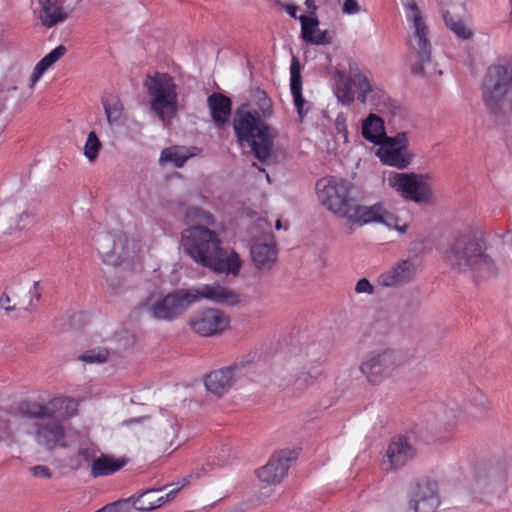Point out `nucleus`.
Returning a JSON list of instances; mask_svg holds the SVG:
<instances>
[{
    "mask_svg": "<svg viewBox=\"0 0 512 512\" xmlns=\"http://www.w3.org/2000/svg\"><path fill=\"white\" fill-rule=\"evenodd\" d=\"M76 414V403L66 397H56L46 404L22 401L8 409H0V432L11 434L25 420H33L35 441L48 450L65 447L63 421Z\"/></svg>",
    "mask_w": 512,
    "mask_h": 512,
    "instance_id": "f257e3e1",
    "label": "nucleus"
},
{
    "mask_svg": "<svg viewBox=\"0 0 512 512\" xmlns=\"http://www.w3.org/2000/svg\"><path fill=\"white\" fill-rule=\"evenodd\" d=\"M187 217L197 219L198 223L182 232L184 251L203 267L216 273L237 276L242 267L239 254L224 248L219 234L204 226L213 223V216L200 208H191Z\"/></svg>",
    "mask_w": 512,
    "mask_h": 512,
    "instance_id": "f03ea898",
    "label": "nucleus"
},
{
    "mask_svg": "<svg viewBox=\"0 0 512 512\" xmlns=\"http://www.w3.org/2000/svg\"><path fill=\"white\" fill-rule=\"evenodd\" d=\"M201 299L233 306L239 302V295L219 284H205L188 289H176L166 295L151 294L140 303L139 309L154 320L170 322Z\"/></svg>",
    "mask_w": 512,
    "mask_h": 512,
    "instance_id": "7ed1b4c3",
    "label": "nucleus"
},
{
    "mask_svg": "<svg viewBox=\"0 0 512 512\" xmlns=\"http://www.w3.org/2000/svg\"><path fill=\"white\" fill-rule=\"evenodd\" d=\"M485 250L481 233L472 227H465L448 235L441 247V254L452 270L475 271L480 277L488 278L497 274V268Z\"/></svg>",
    "mask_w": 512,
    "mask_h": 512,
    "instance_id": "20e7f679",
    "label": "nucleus"
},
{
    "mask_svg": "<svg viewBox=\"0 0 512 512\" xmlns=\"http://www.w3.org/2000/svg\"><path fill=\"white\" fill-rule=\"evenodd\" d=\"M265 120L249 110V105L243 104L236 110L233 121L240 146L249 148L260 161H265L270 156L276 137V132Z\"/></svg>",
    "mask_w": 512,
    "mask_h": 512,
    "instance_id": "39448f33",
    "label": "nucleus"
},
{
    "mask_svg": "<svg viewBox=\"0 0 512 512\" xmlns=\"http://www.w3.org/2000/svg\"><path fill=\"white\" fill-rule=\"evenodd\" d=\"M409 24L407 64L414 75L427 76L431 63L429 28L415 0H401Z\"/></svg>",
    "mask_w": 512,
    "mask_h": 512,
    "instance_id": "423d86ee",
    "label": "nucleus"
},
{
    "mask_svg": "<svg viewBox=\"0 0 512 512\" xmlns=\"http://www.w3.org/2000/svg\"><path fill=\"white\" fill-rule=\"evenodd\" d=\"M483 101L494 114L512 110V62L488 68L483 81Z\"/></svg>",
    "mask_w": 512,
    "mask_h": 512,
    "instance_id": "0eeeda50",
    "label": "nucleus"
},
{
    "mask_svg": "<svg viewBox=\"0 0 512 512\" xmlns=\"http://www.w3.org/2000/svg\"><path fill=\"white\" fill-rule=\"evenodd\" d=\"M144 86L150 96L151 110L165 126L169 125L178 112L177 86L173 78L166 73L147 75Z\"/></svg>",
    "mask_w": 512,
    "mask_h": 512,
    "instance_id": "6e6552de",
    "label": "nucleus"
},
{
    "mask_svg": "<svg viewBox=\"0 0 512 512\" xmlns=\"http://www.w3.org/2000/svg\"><path fill=\"white\" fill-rule=\"evenodd\" d=\"M353 185L342 178L329 176L316 182L315 190L319 202L339 218L345 219L354 204L350 192Z\"/></svg>",
    "mask_w": 512,
    "mask_h": 512,
    "instance_id": "1a4fd4ad",
    "label": "nucleus"
},
{
    "mask_svg": "<svg viewBox=\"0 0 512 512\" xmlns=\"http://www.w3.org/2000/svg\"><path fill=\"white\" fill-rule=\"evenodd\" d=\"M350 75L345 71H336L335 95L337 100L343 105H350L355 100V92L352 85L355 86L357 99L361 104H367L374 88L377 84L370 81L363 72L353 69L350 66Z\"/></svg>",
    "mask_w": 512,
    "mask_h": 512,
    "instance_id": "9d476101",
    "label": "nucleus"
},
{
    "mask_svg": "<svg viewBox=\"0 0 512 512\" xmlns=\"http://www.w3.org/2000/svg\"><path fill=\"white\" fill-rule=\"evenodd\" d=\"M403 363V357L398 351L384 349L369 353L361 362L359 369L369 383L378 385Z\"/></svg>",
    "mask_w": 512,
    "mask_h": 512,
    "instance_id": "9b49d317",
    "label": "nucleus"
},
{
    "mask_svg": "<svg viewBox=\"0 0 512 512\" xmlns=\"http://www.w3.org/2000/svg\"><path fill=\"white\" fill-rule=\"evenodd\" d=\"M429 176L416 173L391 172L387 177L388 185L396 192L416 203L428 202L432 198Z\"/></svg>",
    "mask_w": 512,
    "mask_h": 512,
    "instance_id": "f8f14e48",
    "label": "nucleus"
},
{
    "mask_svg": "<svg viewBox=\"0 0 512 512\" xmlns=\"http://www.w3.org/2000/svg\"><path fill=\"white\" fill-rule=\"evenodd\" d=\"M98 250L105 262L117 265L136 258L142 251V245L138 240L124 234L118 235L116 240L110 235H103L98 241Z\"/></svg>",
    "mask_w": 512,
    "mask_h": 512,
    "instance_id": "ddd939ff",
    "label": "nucleus"
},
{
    "mask_svg": "<svg viewBox=\"0 0 512 512\" xmlns=\"http://www.w3.org/2000/svg\"><path fill=\"white\" fill-rule=\"evenodd\" d=\"M345 219L358 226L376 222L400 232H405L407 228L406 225L400 226L398 217L388 211L382 203L365 206L354 202Z\"/></svg>",
    "mask_w": 512,
    "mask_h": 512,
    "instance_id": "4468645a",
    "label": "nucleus"
},
{
    "mask_svg": "<svg viewBox=\"0 0 512 512\" xmlns=\"http://www.w3.org/2000/svg\"><path fill=\"white\" fill-rule=\"evenodd\" d=\"M379 146L376 155L385 165L405 169L414 158V155L408 150V134L406 132L385 138Z\"/></svg>",
    "mask_w": 512,
    "mask_h": 512,
    "instance_id": "2eb2a0df",
    "label": "nucleus"
},
{
    "mask_svg": "<svg viewBox=\"0 0 512 512\" xmlns=\"http://www.w3.org/2000/svg\"><path fill=\"white\" fill-rule=\"evenodd\" d=\"M249 362H238L230 366L214 370L206 375L204 382L206 389L221 397L226 394L239 380L246 377L250 371Z\"/></svg>",
    "mask_w": 512,
    "mask_h": 512,
    "instance_id": "dca6fc26",
    "label": "nucleus"
},
{
    "mask_svg": "<svg viewBox=\"0 0 512 512\" xmlns=\"http://www.w3.org/2000/svg\"><path fill=\"white\" fill-rule=\"evenodd\" d=\"M417 454L416 448L407 437L398 435L392 438L383 456L385 471H396L412 461Z\"/></svg>",
    "mask_w": 512,
    "mask_h": 512,
    "instance_id": "f3484780",
    "label": "nucleus"
},
{
    "mask_svg": "<svg viewBox=\"0 0 512 512\" xmlns=\"http://www.w3.org/2000/svg\"><path fill=\"white\" fill-rule=\"evenodd\" d=\"M189 325L198 335L209 337L223 332L229 325V318L218 309L208 308L195 313Z\"/></svg>",
    "mask_w": 512,
    "mask_h": 512,
    "instance_id": "a211bd4d",
    "label": "nucleus"
},
{
    "mask_svg": "<svg viewBox=\"0 0 512 512\" xmlns=\"http://www.w3.org/2000/svg\"><path fill=\"white\" fill-rule=\"evenodd\" d=\"M297 458L293 450L274 453L266 465L257 470L259 480L268 485H277L287 476L290 463Z\"/></svg>",
    "mask_w": 512,
    "mask_h": 512,
    "instance_id": "6ab92c4d",
    "label": "nucleus"
},
{
    "mask_svg": "<svg viewBox=\"0 0 512 512\" xmlns=\"http://www.w3.org/2000/svg\"><path fill=\"white\" fill-rule=\"evenodd\" d=\"M411 504L415 512H435L440 504L437 482L429 478L419 480Z\"/></svg>",
    "mask_w": 512,
    "mask_h": 512,
    "instance_id": "aec40b11",
    "label": "nucleus"
},
{
    "mask_svg": "<svg viewBox=\"0 0 512 512\" xmlns=\"http://www.w3.org/2000/svg\"><path fill=\"white\" fill-rule=\"evenodd\" d=\"M418 271V264L412 259L399 260L395 265L382 273L378 283L382 287H394L414 280Z\"/></svg>",
    "mask_w": 512,
    "mask_h": 512,
    "instance_id": "412c9836",
    "label": "nucleus"
},
{
    "mask_svg": "<svg viewBox=\"0 0 512 512\" xmlns=\"http://www.w3.org/2000/svg\"><path fill=\"white\" fill-rule=\"evenodd\" d=\"M254 266L260 271H270L277 261V249L272 240L255 242L251 246Z\"/></svg>",
    "mask_w": 512,
    "mask_h": 512,
    "instance_id": "4be33fe9",
    "label": "nucleus"
},
{
    "mask_svg": "<svg viewBox=\"0 0 512 512\" xmlns=\"http://www.w3.org/2000/svg\"><path fill=\"white\" fill-rule=\"evenodd\" d=\"M207 105L214 125L217 128L224 127L228 123L231 114V99L222 93L214 92L208 96Z\"/></svg>",
    "mask_w": 512,
    "mask_h": 512,
    "instance_id": "5701e85b",
    "label": "nucleus"
},
{
    "mask_svg": "<svg viewBox=\"0 0 512 512\" xmlns=\"http://www.w3.org/2000/svg\"><path fill=\"white\" fill-rule=\"evenodd\" d=\"M128 463L126 457L99 453L91 464L90 474L93 478L109 476L121 470Z\"/></svg>",
    "mask_w": 512,
    "mask_h": 512,
    "instance_id": "b1692460",
    "label": "nucleus"
},
{
    "mask_svg": "<svg viewBox=\"0 0 512 512\" xmlns=\"http://www.w3.org/2000/svg\"><path fill=\"white\" fill-rule=\"evenodd\" d=\"M299 19L301 22V36L305 42L314 45H325L332 42V37L327 30L321 31L319 29V22L316 17L302 15Z\"/></svg>",
    "mask_w": 512,
    "mask_h": 512,
    "instance_id": "393cba45",
    "label": "nucleus"
},
{
    "mask_svg": "<svg viewBox=\"0 0 512 512\" xmlns=\"http://www.w3.org/2000/svg\"><path fill=\"white\" fill-rule=\"evenodd\" d=\"M290 89L297 113L302 120L307 114L308 109H304L306 101L302 96L301 67L299 60L296 57L292 58L290 66Z\"/></svg>",
    "mask_w": 512,
    "mask_h": 512,
    "instance_id": "a878e982",
    "label": "nucleus"
},
{
    "mask_svg": "<svg viewBox=\"0 0 512 512\" xmlns=\"http://www.w3.org/2000/svg\"><path fill=\"white\" fill-rule=\"evenodd\" d=\"M39 3L41 5L40 21L48 28L65 21L68 17L61 6L62 0H39Z\"/></svg>",
    "mask_w": 512,
    "mask_h": 512,
    "instance_id": "bb28decb",
    "label": "nucleus"
},
{
    "mask_svg": "<svg viewBox=\"0 0 512 512\" xmlns=\"http://www.w3.org/2000/svg\"><path fill=\"white\" fill-rule=\"evenodd\" d=\"M362 135L363 137L379 145L385 138L389 136L385 133L384 121L376 114H369V116L362 123Z\"/></svg>",
    "mask_w": 512,
    "mask_h": 512,
    "instance_id": "cd10ccee",
    "label": "nucleus"
},
{
    "mask_svg": "<svg viewBox=\"0 0 512 512\" xmlns=\"http://www.w3.org/2000/svg\"><path fill=\"white\" fill-rule=\"evenodd\" d=\"M156 437L163 445H173L177 437V421L174 418L161 416L156 421Z\"/></svg>",
    "mask_w": 512,
    "mask_h": 512,
    "instance_id": "c85d7f7f",
    "label": "nucleus"
},
{
    "mask_svg": "<svg viewBox=\"0 0 512 512\" xmlns=\"http://www.w3.org/2000/svg\"><path fill=\"white\" fill-rule=\"evenodd\" d=\"M249 110L256 112L257 116L261 118H271L273 115V103L270 97L264 90L259 88L252 90L251 92V104Z\"/></svg>",
    "mask_w": 512,
    "mask_h": 512,
    "instance_id": "c756f323",
    "label": "nucleus"
},
{
    "mask_svg": "<svg viewBox=\"0 0 512 512\" xmlns=\"http://www.w3.org/2000/svg\"><path fill=\"white\" fill-rule=\"evenodd\" d=\"M160 489H150L133 500V506L138 511H150L159 508L163 505L162 498H160Z\"/></svg>",
    "mask_w": 512,
    "mask_h": 512,
    "instance_id": "7c9ffc66",
    "label": "nucleus"
},
{
    "mask_svg": "<svg viewBox=\"0 0 512 512\" xmlns=\"http://www.w3.org/2000/svg\"><path fill=\"white\" fill-rule=\"evenodd\" d=\"M367 104L372 106L380 113L391 112L392 109L395 107L390 96L379 85H377V87L374 88V91L369 97V101Z\"/></svg>",
    "mask_w": 512,
    "mask_h": 512,
    "instance_id": "2f4dec72",
    "label": "nucleus"
},
{
    "mask_svg": "<svg viewBox=\"0 0 512 512\" xmlns=\"http://www.w3.org/2000/svg\"><path fill=\"white\" fill-rule=\"evenodd\" d=\"M102 105L107 117V121L110 125L119 123L123 114V104L117 98L113 96L102 97Z\"/></svg>",
    "mask_w": 512,
    "mask_h": 512,
    "instance_id": "473e14b6",
    "label": "nucleus"
},
{
    "mask_svg": "<svg viewBox=\"0 0 512 512\" xmlns=\"http://www.w3.org/2000/svg\"><path fill=\"white\" fill-rule=\"evenodd\" d=\"M188 158L189 155L183 148L172 147L166 148L162 151L160 160L165 162H172L175 164V166L181 167L184 165Z\"/></svg>",
    "mask_w": 512,
    "mask_h": 512,
    "instance_id": "72a5a7b5",
    "label": "nucleus"
},
{
    "mask_svg": "<svg viewBox=\"0 0 512 512\" xmlns=\"http://www.w3.org/2000/svg\"><path fill=\"white\" fill-rule=\"evenodd\" d=\"M101 142L94 131H91L88 134L86 143L84 145V155L90 161L94 162L99 154L101 149Z\"/></svg>",
    "mask_w": 512,
    "mask_h": 512,
    "instance_id": "f704fd0d",
    "label": "nucleus"
},
{
    "mask_svg": "<svg viewBox=\"0 0 512 512\" xmlns=\"http://www.w3.org/2000/svg\"><path fill=\"white\" fill-rule=\"evenodd\" d=\"M444 20L447 25L458 37L468 39L471 37L472 32L465 26L461 20L454 19L450 14L444 15Z\"/></svg>",
    "mask_w": 512,
    "mask_h": 512,
    "instance_id": "c9c22d12",
    "label": "nucleus"
},
{
    "mask_svg": "<svg viewBox=\"0 0 512 512\" xmlns=\"http://www.w3.org/2000/svg\"><path fill=\"white\" fill-rule=\"evenodd\" d=\"M109 352L105 348H95L84 352L79 358L87 363H104L107 361Z\"/></svg>",
    "mask_w": 512,
    "mask_h": 512,
    "instance_id": "e433bc0d",
    "label": "nucleus"
},
{
    "mask_svg": "<svg viewBox=\"0 0 512 512\" xmlns=\"http://www.w3.org/2000/svg\"><path fill=\"white\" fill-rule=\"evenodd\" d=\"M51 65L46 61V59L43 57L34 67L29 87L31 89L34 88L37 81L41 78V76L45 73V71L50 68Z\"/></svg>",
    "mask_w": 512,
    "mask_h": 512,
    "instance_id": "4c0bfd02",
    "label": "nucleus"
},
{
    "mask_svg": "<svg viewBox=\"0 0 512 512\" xmlns=\"http://www.w3.org/2000/svg\"><path fill=\"white\" fill-rule=\"evenodd\" d=\"M99 453L91 447H81L78 449L77 455L78 457L85 463L91 464L94 463V460L96 459L97 455Z\"/></svg>",
    "mask_w": 512,
    "mask_h": 512,
    "instance_id": "58836bf2",
    "label": "nucleus"
},
{
    "mask_svg": "<svg viewBox=\"0 0 512 512\" xmlns=\"http://www.w3.org/2000/svg\"><path fill=\"white\" fill-rule=\"evenodd\" d=\"M335 128L339 134H342L345 141L348 139L347 116L344 113L337 115L335 120Z\"/></svg>",
    "mask_w": 512,
    "mask_h": 512,
    "instance_id": "ea45409f",
    "label": "nucleus"
},
{
    "mask_svg": "<svg viewBox=\"0 0 512 512\" xmlns=\"http://www.w3.org/2000/svg\"><path fill=\"white\" fill-rule=\"evenodd\" d=\"M66 52V48L63 45L57 46L55 49H53L50 53L44 56L46 61L52 66L54 63H56L62 56H64Z\"/></svg>",
    "mask_w": 512,
    "mask_h": 512,
    "instance_id": "a19ab883",
    "label": "nucleus"
},
{
    "mask_svg": "<svg viewBox=\"0 0 512 512\" xmlns=\"http://www.w3.org/2000/svg\"><path fill=\"white\" fill-rule=\"evenodd\" d=\"M373 286L372 284L366 279L362 278L360 279L355 286V291L357 293H367L372 294L373 293Z\"/></svg>",
    "mask_w": 512,
    "mask_h": 512,
    "instance_id": "79ce46f5",
    "label": "nucleus"
},
{
    "mask_svg": "<svg viewBox=\"0 0 512 512\" xmlns=\"http://www.w3.org/2000/svg\"><path fill=\"white\" fill-rule=\"evenodd\" d=\"M30 471L35 477L50 478L52 476L51 470L44 465L33 466Z\"/></svg>",
    "mask_w": 512,
    "mask_h": 512,
    "instance_id": "37998d69",
    "label": "nucleus"
},
{
    "mask_svg": "<svg viewBox=\"0 0 512 512\" xmlns=\"http://www.w3.org/2000/svg\"><path fill=\"white\" fill-rule=\"evenodd\" d=\"M360 11V7L356 0H345L342 7L344 14H356Z\"/></svg>",
    "mask_w": 512,
    "mask_h": 512,
    "instance_id": "c03bdc74",
    "label": "nucleus"
},
{
    "mask_svg": "<svg viewBox=\"0 0 512 512\" xmlns=\"http://www.w3.org/2000/svg\"><path fill=\"white\" fill-rule=\"evenodd\" d=\"M31 298L29 301V305L32 306L34 302H38L41 298V289H40V282L34 281L33 287L30 290Z\"/></svg>",
    "mask_w": 512,
    "mask_h": 512,
    "instance_id": "a18cd8bd",
    "label": "nucleus"
},
{
    "mask_svg": "<svg viewBox=\"0 0 512 512\" xmlns=\"http://www.w3.org/2000/svg\"><path fill=\"white\" fill-rule=\"evenodd\" d=\"M0 308L7 312L15 311L16 306L11 305V299L7 293H2L0 296Z\"/></svg>",
    "mask_w": 512,
    "mask_h": 512,
    "instance_id": "49530a36",
    "label": "nucleus"
},
{
    "mask_svg": "<svg viewBox=\"0 0 512 512\" xmlns=\"http://www.w3.org/2000/svg\"><path fill=\"white\" fill-rule=\"evenodd\" d=\"M295 380L294 384L297 386V389H302L307 386L309 375L307 373L301 372L299 374L294 375Z\"/></svg>",
    "mask_w": 512,
    "mask_h": 512,
    "instance_id": "de8ad7c7",
    "label": "nucleus"
},
{
    "mask_svg": "<svg viewBox=\"0 0 512 512\" xmlns=\"http://www.w3.org/2000/svg\"><path fill=\"white\" fill-rule=\"evenodd\" d=\"M185 483L181 485H176L173 489H171L166 495H160V498H162L163 504H165L168 501H171L175 495L184 487Z\"/></svg>",
    "mask_w": 512,
    "mask_h": 512,
    "instance_id": "09e8293b",
    "label": "nucleus"
},
{
    "mask_svg": "<svg viewBox=\"0 0 512 512\" xmlns=\"http://www.w3.org/2000/svg\"><path fill=\"white\" fill-rule=\"evenodd\" d=\"M148 420H150V418L148 416H143V417H137V418H131V419L125 420L123 422V424L126 426H129L134 423H144Z\"/></svg>",
    "mask_w": 512,
    "mask_h": 512,
    "instance_id": "8fccbe9b",
    "label": "nucleus"
},
{
    "mask_svg": "<svg viewBox=\"0 0 512 512\" xmlns=\"http://www.w3.org/2000/svg\"><path fill=\"white\" fill-rule=\"evenodd\" d=\"M31 214H29L28 212H23L20 216H19V222L18 224L16 225V228L18 229H22L25 227V220H27L28 218H30Z\"/></svg>",
    "mask_w": 512,
    "mask_h": 512,
    "instance_id": "3c124183",
    "label": "nucleus"
},
{
    "mask_svg": "<svg viewBox=\"0 0 512 512\" xmlns=\"http://www.w3.org/2000/svg\"><path fill=\"white\" fill-rule=\"evenodd\" d=\"M297 7L296 6H293V5H289L286 7V11L288 12V14L290 16H292L293 18H296V13H297Z\"/></svg>",
    "mask_w": 512,
    "mask_h": 512,
    "instance_id": "603ef678",
    "label": "nucleus"
},
{
    "mask_svg": "<svg viewBox=\"0 0 512 512\" xmlns=\"http://www.w3.org/2000/svg\"><path fill=\"white\" fill-rule=\"evenodd\" d=\"M305 6H306L308 9L312 10V13H314V12H315V10L317 9V6H316V4H315V1H314V0H306V1H305Z\"/></svg>",
    "mask_w": 512,
    "mask_h": 512,
    "instance_id": "864d4df0",
    "label": "nucleus"
},
{
    "mask_svg": "<svg viewBox=\"0 0 512 512\" xmlns=\"http://www.w3.org/2000/svg\"><path fill=\"white\" fill-rule=\"evenodd\" d=\"M281 227H282L281 221L277 220L276 221V229L279 230V229H281Z\"/></svg>",
    "mask_w": 512,
    "mask_h": 512,
    "instance_id": "5fc2aeb1",
    "label": "nucleus"
}]
</instances>
